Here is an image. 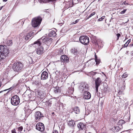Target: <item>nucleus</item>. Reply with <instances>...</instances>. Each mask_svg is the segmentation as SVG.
Here are the masks:
<instances>
[{
    "instance_id": "1",
    "label": "nucleus",
    "mask_w": 133,
    "mask_h": 133,
    "mask_svg": "<svg viewBox=\"0 0 133 133\" xmlns=\"http://www.w3.org/2000/svg\"><path fill=\"white\" fill-rule=\"evenodd\" d=\"M42 40L43 43L45 44V46H48L52 43V39L49 37H46L43 38L42 37L41 39H39L37 41L34 43V44H37V45L40 46L41 44V40Z\"/></svg>"
},
{
    "instance_id": "2",
    "label": "nucleus",
    "mask_w": 133,
    "mask_h": 133,
    "mask_svg": "<svg viewBox=\"0 0 133 133\" xmlns=\"http://www.w3.org/2000/svg\"><path fill=\"white\" fill-rule=\"evenodd\" d=\"M9 53V49L5 46H0V56L2 58H4L8 55Z\"/></svg>"
},
{
    "instance_id": "3",
    "label": "nucleus",
    "mask_w": 133,
    "mask_h": 133,
    "mask_svg": "<svg viewBox=\"0 0 133 133\" xmlns=\"http://www.w3.org/2000/svg\"><path fill=\"white\" fill-rule=\"evenodd\" d=\"M24 65L22 63L20 62L15 63L13 64L12 68L14 71L16 72H18L22 71Z\"/></svg>"
},
{
    "instance_id": "4",
    "label": "nucleus",
    "mask_w": 133,
    "mask_h": 133,
    "mask_svg": "<svg viewBox=\"0 0 133 133\" xmlns=\"http://www.w3.org/2000/svg\"><path fill=\"white\" fill-rule=\"evenodd\" d=\"M42 19L40 17H37L33 18L32 21V25L34 27L38 26L41 23Z\"/></svg>"
},
{
    "instance_id": "5",
    "label": "nucleus",
    "mask_w": 133,
    "mask_h": 133,
    "mask_svg": "<svg viewBox=\"0 0 133 133\" xmlns=\"http://www.w3.org/2000/svg\"><path fill=\"white\" fill-rule=\"evenodd\" d=\"M19 102L20 99L17 95H15L11 98V103L13 105H17L19 104Z\"/></svg>"
},
{
    "instance_id": "6",
    "label": "nucleus",
    "mask_w": 133,
    "mask_h": 133,
    "mask_svg": "<svg viewBox=\"0 0 133 133\" xmlns=\"http://www.w3.org/2000/svg\"><path fill=\"white\" fill-rule=\"evenodd\" d=\"M79 41L81 43L84 45H87L89 41L88 37L86 36H81Z\"/></svg>"
},
{
    "instance_id": "7",
    "label": "nucleus",
    "mask_w": 133,
    "mask_h": 133,
    "mask_svg": "<svg viewBox=\"0 0 133 133\" xmlns=\"http://www.w3.org/2000/svg\"><path fill=\"white\" fill-rule=\"evenodd\" d=\"M95 81L96 92H97L98 88L101 84L102 81L100 78L98 77L95 79Z\"/></svg>"
},
{
    "instance_id": "8",
    "label": "nucleus",
    "mask_w": 133,
    "mask_h": 133,
    "mask_svg": "<svg viewBox=\"0 0 133 133\" xmlns=\"http://www.w3.org/2000/svg\"><path fill=\"white\" fill-rule=\"evenodd\" d=\"M35 119L37 120H40L43 117V114L39 111H36L35 114Z\"/></svg>"
},
{
    "instance_id": "9",
    "label": "nucleus",
    "mask_w": 133,
    "mask_h": 133,
    "mask_svg": "<svg viewBox=\"0 0 133 133\" xmlns=\"http://www.w3.org/2000/svg\"><path fill=\"white\" fill-rule=\"evenodd\" d=\"M112 125V127L111 129V130L114 131H118L120 130L121 128H122V125Z\"/></svg>"
},
{
    "instance_id": "10",
    "label": "nucleus",
    "mask_w": 133,
    "mask_h": 133,
    "mask_svg": "<svg viewBox=\"0 0 133 133\" xmlns=\"http://www.w3.org/2000/svg\"><path fill=\"white\" fill-rule=\"evenodd\" d=\"M44 51V48L42 46L38 48L36 50V52L37 54L38 55L42 54Z\"/></svg>"
},
{
    "instance_id": "11",
    "label": "nucleus",
    "mask_w": 133,
    "mask_h": 133,
    "mask_svg": "<svg viewBox=\"0 0 133 133\" xmlns=\"http://www.w3.org/2000/svg\"><path fill=\"white\" fill-rule=\"evenodd\" d=\"M48 77V74L47 72L45 71H44L42 73L41 77V79H47Z\"/></svg>"
},
{
    "instance_id": "12",
    "label": "nucleus",
    "mask_w": 133,
    "mask_h": 133,
    "mask_svg": "<svg viewBox=\"0 0 133 133\" xmlns=\"http://www.w3.org/2000/svg\"><path fill=\"white\" fill-rule=\"evenodd\" d=\"M61 61L63 62H67L69 61L68 58L65 55H63L61 56Z\"/></svg>"
},
{
    "instance_id": "13",
    "label": "nucleus",
    "mask_w": 133,
    "mask_h": 133,
    "mask_svg": "<svg viewBox=\"0 0 133 133\" xmlns=\"http://www.w3.org/2000/svg\"><path fill=\"white\" fill-rule=\"evenodd\" d=\"M91 97L90 94L88 92H85L84 94V98L85 99H89Z\"/></svg>"
},
{
    "instance_id": "14",
    "label": "nucleus",
    "mask_w": 133,
    "mask_h": 133,
    "mask_svg": "<svg viewBox=\"0 0 133 133\" xmlns=\"http://www.w3.org/2000/svg\"><path fill=\"white\" fill-rule=\"evenodd\" d=\"M44 125H36V129L38 130L42 131L44 130Z\"/></svg>"
},
{
    "instance_id": "15",
    "label": "nucleus",
    "mask_w": 133,
    "mask_h": 133,
    "mask_svg": "<svg viewBox=\"0 0 133 133\" xmlns=\"http://www.w3.org/2000/svg\"><path fill=\"white\" fill-rule=\"evenodd\" d=\"M80 90L82 91H83L84 90L85 91L87 90L88 88V86L87 85L84 84L83 85L80 86Z\"/></svg>"
},
{
    "instance_id": "16",
    "label": "nucleus",
    "mask_w": 133,
    "mask_h": 133,
    "mask_svg": "<svg viewBox=\"0 0 133 133\" xmlns=\"http://www.w3.org/2000/svg\"><path fill=\"white\" fill-rule=\"evenodd\" d=\"M56 35V32L54 30H52L50 32L48 36L50 37H54Z\"/></svg>"
},
{
    "instance_id": "17",
    "label": "nucleus",
    "mask_w": 133,
    "mask_h": 133,
    "mask_svg": "<svg viewBox=\"0 0 133 133\" xmlns=\"http://www.w3.org/2000/svg\"><path fill=\"white\" fill-rule=\"evenodd\" d=\"M39 1L41 3H45L49 2H55L56 1V0H39Z\"/></svg>"
},
{
    "instance_id": "18",
    "label": "nucleus",
    "mask_w": 133,
    "mask_h": 133,
    "mask_svg": "<svg viewBox=\"0 0 133 133\" xmlns=\"http://www.w3.org/2000/svg\"><path fill=\"white\" fill-rule=\"evenodd\" d=\"M32 36V35L30 33H28L27 34V35H26L24 36V39L26 40H30L31 38H30Z\"/></svg>"
},
{
    "instance_id": "19",
    "label": "nucleus",
    "mask_w": 133,
    "mask_h": 133,
    "mask_svg": "<svg viewBox=\"0 0 133 133\" xmlns=\"http://www.w3.org/2000/svg\"><path fill=\"white\" fill-rule=\"evenodd\" d=\"M97 42L98 46H100L101 47H103L104 43L103 41L100 39H98L97 40Z\"/></svg>"
},
{
    "instance_id": "20",
    "label": "nucleus",
    "mask_w": 133,
    "mask_h": 133,
    "mask_svg": "<svg viewBox=\"0 0 133 133\" xmlns=\"http://www.w3.org/2000/svg\"><path fill=\"white\" fill-rule=\"evenodd\" d=\"M71 51L72 53L75 55H77L78 53L77 50L75 48L72 49L71 50Z\"/></svg>"
},
{
    "instance_id": "21",
    "label": "nucleus",
    "mask_w": 133,
    "mask_h": 133,
    "mask_svg": "<svg viewBox=\"0 0 133 133\" xmlns=\"http://www.w3.org/2000/svg\"><path fill=\"white\" fill-rule=\"evenodd\" d=\"M74 111L76 114H78L80 112V110L78 107H76L73 109Z\"/></svg>"
},
{
    "instance_id": "22",
    "label": "nucleus",
    "mask_w": 133,
    "mask_h": 133,
    "mask_svg": "<svg viewBox=\"0 0 133 133\" xmlns=\"http://www.w3.org/2000/svg\"><path fill=\"white\" fill-rule=\"evenodd\" d=\"M7 45L8 46H11L12 44V40H9L6 43Z\"/></svg>"
},
{
    "instance_id": "23",
    "label": "nucleus",
    "mask_w": 133,
    "mask_h": 133,
    "mask_svg": "<svg viewBox=\"0 0 133 133\" xmlns=\"http://www.w3.org/2000/svg\"><path fill=\"white\" fill-rule=\"evenodd\" d=\"M75 122L73 120L69 121L68 122V125H75Z\"/></svg>"
},
{
    "instance_id": "24",
    "label": "nucleus",
    "mask_w": 133,
    "mask_h": 133,
    "mask_svg": "<svg viewBox=\"0 0 133 133\" xmlns=\"http://www.w3.org/2000/svg\"><path fill=\"white\" fill-rule=\"evenodd\" d=\"M125 123V122L123 120H120L118 122V125H122Z\"/></svg>"
},
{
    "instance_id": "25",
    "label": "nucleus",
    "mask_w": 133,
    "mask_h": 133,
    "mask_svg": "<svg viewBox=\"0 0 133 133\" xmlns=\"http://www.w3.org/2000/svg\"><path fill=\"white\" fill-rule=\"evenodd\" d=\"M28 59L30 63L32 64L34 62L33 61L32 58L30 57H29Z\"/></svg>"
},
{
    "instance_id": "26",
    "label": "nucleus",
    "mask_w": 133,
    "mask_h": 133,
    "mask_svg": "<svg viewBox=\"0 0 133 133\" xmlns=\"http://www.w3.org/2000/svg\"><path fill=\"white\" fill-rule=\"evenodd\" d=\"M78 125H77L78 126ZM85 126V125H78L77 126L78 129H79V130H81L83 129V126Z\"/></svg>"
},
{
    "instance_id": "27",
    "label": "nucleus",
    "mask_w": 133,
    "mask_h": 133,
    "mask_svg": "<svg viewBox=\"0 0 133 133\" xmlns=\"http://www.w3.org/2000/svg\"><path fill=\"white\" fill-rule=\"evenodd\" d=\"M108 86L107 85H106V87H104V92H106L108 91Z\"/></svg>"
},
{
    "instance_id": "28",
    "label": "nucleus",
    "mask_w": 133,
    "mask_h": 133,
    "mask_svg": "<svg viewBox=\"0 0 133 133\" xmlns=\"http://www.w3.org/2000/svg\"><path fill=\"white\" fill-rule=\"evenodd\" d=\"M54 91L55 93L58 92L59 91V89H58L57 87L54 88Z\"/></svg>"
},
{
    "instance_id": "29",
    "label": "nucleus",
    "mask_w": 133,
    "mask_h": 133,
    "mask_svg": "<svg viewBox=\"0 0 133 133\" xmlns=\"http://www.w3.org/2000/svg\"><path fill=\"white\" fill-rule=\"evenodd\" d=\"M95 14V12H94L92 13L88 17V19L90 18L93 15H94Z\"/></svg>"
},
{
    "instance_id": "30",
    "label": "nucleus",
    "mask_w": 133,
    "mask_h": 133,
    "mask_svg": "<svg viewBox=\"0 0 133 133\" xmlns=\"http://www.w3.org/2000/svg\"><path fill=\"white\" fill-rule=\"evenodd\" d=\"M59 51V52H58V53L59 54L61 55L62 54V50L61 49H59L57 50V51Z\"/></svg>"
},
{
    "instance_id": "31",
    "label": "nucleus",
    "mask_w": 133,
    "mask_h": 133,
    "mask_svg": "<svg viewBox=\"0 0 133 133\" xmlns=\"http://www.w3.org/2000/svg\"><path fill=\"white\" fill-rule=\"evenodd\" d=\"M105 17V16H103L101 18H99L98 19V21H102L103 19Z\"/></svg>"
},
{
    "instance_id": "32",
    "label": "nucleus",
    "mask_w": 133,
    "mask_h": 133,
    "mask_svg": "<svg viewBox=\"0 0 133 133\" xmlns=\"http://www.w3.org/2000/svg\"><path fill=\"white\" fill-rule=\"evenodd\" d=\"M128 75L126 73H124L122 76V77L123 78H125L127 77Z\"/></svg>"
},
{
    "instance_id": "33",
    "label": "nucleus",
    "mask_w": 133,
    "mask_h": 133,
    "mask_svg": "<svg viewBox=\"0 0 133 133\" xmlns=\"http://www.w3.org/2000/svg\"><path fill=\"white\" fill-rule=\"evenodd\" d=\"M127 10V9H124L123 11H121L120 12V14H123Z\"/></svg>"
},
{
    "instance_id": "34",
    "label": "nucleus",
    "mask_w": 133,
    "mask_h": 133,
    "mask_svg": "<svg viewBox=\"0 0 133 133\" xmlns=\"http://www.w3.org/2000/svg\"><path fill=\"white\" fill-rule=\"evenodd\" d=\"M95 61L96 62V64H98L99 63V60L97 59L96 58V57H95Z\"/></svg>"
},
{
    "instance_id": "35",
    "label": "nucleus",
    "mask_w": 133,
    "mask_h": 133,
    "mask_svg": "<svg viewBox=\"0 0 133 133\" xmlns=\"http://www.w3.org/2000/svg\"><path fill=\"white\" fill-rule=\"evenodd\" d=\"M122 84L123 86L122 87V88H121V89L122 90H123L125 89V84L123 83Z\"/></svg>"
},
{
    "instance_id": "36",
    "label": "nucleus",
    "mask_w": 133,
    "mask_h": 133,
    "mask_svg": "<svg viewBox=\"0 0 133 133\" xmlns=\"http://www.w3.org/2000/svg\"><path fill=\"white\" fill-rule=\"evenodd\" d=\"M23 129V127L22 126L19 127L18 128V130L21 131H22Z\"/></svg>"
},
{
    "instance_id": "37",
    "label": "nucleus",
    "mask_w": 133,
    "mask_h": 133,
    "mask_svg": "<svg viewBox=\"0 0 133 133\" xmlns=\"http://www.w3.org/2000/svg\"><path fill=\"white\" fill-rule=\"evenodd\" d=\"M79 21V19H77L74 22H73V23H72V24H74L76 23Z\"/></svg>"
},
{
    "instance_id": "38",
    "label": "nucleus",
    "mask_w": 133,
    "mask_h": 133,
    "mask_svg": "<svg viewBox=\"0 0 133 133\" xmlns=\"http://www.w3.org/2000/svg\"><path fill=\"white\" fill-rule=\"evenodd\" d=\"M68 92L69 93V94H72L73 92V90H71L70 91V90H68Z\"/></svg>"
},
{
    "instance_id": "39",
    "label": "nucleus",
    "mask_w": 133,
    "mask_h": 133,
    "mask_svg": "<svg viewBox=\"0 0 133 133\" xmlns=\"http://www.w3.org/2000/svg\"><path fill=\"white\" fill-rule=\"evenodd\" d=\"M12 133H16V130L15 129H14L13 130L11 131Z\"/></svg>"
},
{
    "instance_id": "40",
    "label": "nucleus",
    "mask_w": 133,
    "mask_h": 133,
    "mask_svg": "<svg viewBox=\"0 0 133 133\" xmlns=\"http://www.w3.org/2000/svg\"><path fill=\"white\" fill-rule=\"evenodd\" d=\"M128 43H126L124 45V47H127L128 46Z\"/></svg>"
},
{
    "instance_id": "41",
    "label": "nucleus",
    "mask_w": 133,
    "mask_h": 133,
    "mask_svg": "<svg viewBox=\"0 0 133 133\" xmlns=\"http://www.w3.org/2000/svg\"><path fill=\"white\" fill-rule=\"evenodd\" d=\"M121 35L119 34H117V36L118 37V39L119 37Z\"/></svg>"
},
{
    "instance_id": "42",
    "label": "nucleus",
    "mask_w": 133,
    "mask_h": 133,
    "mask_svg": "<svg viewBox=\"0 0 133 133\" xmlns=\"http://www.w3.org/2000/svg\"><path fill=\"white\" fill-rule=\"evenodd\" d=\"M40 124H41V125H44L43 123H41V122H38V123H37L36 125H40Z\"/></svg>"
},
{
    "instance_id": "43",
    "label": "nucleus",
    "mask_w": 133,
    "mask_h": 133,
    "mask_svg": "<svg viewBox=\"0 0 133 133\" xmlns=\"http://www.w3.org/2000/svg\"><path fill=\"white\" fill-rule=\"evenodd\" d=\"M130 42V39H129L126 42L127 43H128V44Z\"/></svg>"
},
{
    "instance_id": "44",
    "label": "nucleus",
    "mask_w": 133,
    "mask_h": 133,
    "mask_svg": "<svg viewBox=\"0 0 133 133\" xmlns=\"http://www.w3.org/2000/svg\"><path fill=\"white\" fill-rule=\"evenodd\" d=\"M53 133H58V131L56 130H55L53 132Z\"/></svg>"
},
{
    "instance_id": "45",
    "label": "nucleus",
    "mask_w": 133,
    "mask_h": 133,
    "mask_svg": "<svg viewBox=\"0 0 133 133\" xmlns=\"http://www.w3.org/2000/svg\"><path fill=\"white\" fill-rule=\"evenodd\" d=\"M29 33L31 34V35H32H32L33 34L34 35V32H31Z\"/></svg>"
},
{
    "instance_id": "46",
    "label": "nucleus",
    "mask_w": 133,
    "mask_h": 133,
    "mask_svg": "<svg viewBox=\"0 0 133 133\" xmlns=\"http://www.w3.org/2000/svg\"><path fill=\"white\" fill-rule=\"evenodd\" d=\"M122 4L123 5V4H124L125 5L127 4V3H126L125 2H124Z\"/></svg>"
},
{
    "instance_id": "47",
    "label": "nucleus",
    "mask_w": 133,
    "mask_h": 133,
    "mask_svg": "<svg viewBox=\"0 0 133 133\" xmlns=\"http://www.w3.org/2000/svg\"><path fill=\"white\" fill-rule=\"evenodd\" d=\"M83 123L81 122H80L78 123V124L77 125H82V124Z\"/></svg>"
},
{
    "instance_id": "48",
    "label": "nucleus",
    "mask_w": 133,
    "mask_h": 133,
    "mask_svg": "<svg viewBox=\"0 0 133 133\" xmlns=\"http://www.w3.org/2000/svg\"><path fill=\"white\" fill-rule=\"evenodd\" d=\"M1 59H3V58H2L1 57V56H0V61L1 60Z\"/></svg>"
},
{
    "instance_id": "49",
    "label": "nucleus",
    "mask_w": 133,
    "mask_h": 133,
    "mask_svg": "<svg viewBox=\"0 0 133 133\" xmlns=\"http://www.w3.org/2000/svg\"><path fill=\"white\" fill-rule=\"evenodd\" d=\"M7 1V0H3V2H5L6 1Z\"/></svg>"
},
{
    "instance_id": "50",
    "label": "nucleus",
    "mask_w": 133,
    "mask_h": 133,
    "mask_svg": "<svg viewBox=\"0 0 133 133\" xmlns=\"http://www.w3.org/2000/svg\"><path fill=\"white\" fill-rule=\"evenodd\" d=\"M131 55L133 56V51L131 52Z\"/></svg>"
},
{
    "instance_id": "51",
    "label": "nucleus",
    "mask_w": 133,
    "mask_h": 133,
    "mask_svg": "<svg viewBox=\"0 0 133 133\" xmlns=\"http://www.w3.org/2000/svg\"><path fill=\"white\" fill-rule=\"evenodd\" d=\"M42 133H46V132H42Z\"/></svg>"
},
{
    "instance_id": "52",
    "label": "nucleus",
    "mask_w": 133,
    "mask_h": 133,
    "mask_svg": "<svg viewBox=\"0 0 133 133\" xmlns=\"http://www.w3.org/2000/svg\"><path fill=\"white\" fill-rule=\"evenodd\" d=\"M131 46H133V43L132 44H131Z\"/></svg>"
},
{
    "instance_id": "53",
    "label": "nucleus",
    "mask_w": 133,
    "mask_h": 133,
    "mask_svg": "<svg viewBox=\"0 0 133 133\" xmlns=\"http://www.w3.org/2000/svg\"><path fill=\"white\" fill-rule=\"evenodd\" d=\"M72 83H74V82H72Z\"/></svg>"
},
{
    "instance_id": "54",
    "label": "nucleus",
    "mask_w": 133,
    "mask_h": 133,
    "mask_svg": "<svg viewBox=\"0 0 133 133\" xmlns=\"http://www.w3.org/2000/svg\"><path fill=\"white\" fill-rule=\"evenodd\" d=\"M58 127L60 128V127L59 126H58Z\"/></svg>"
}]
</instances>
